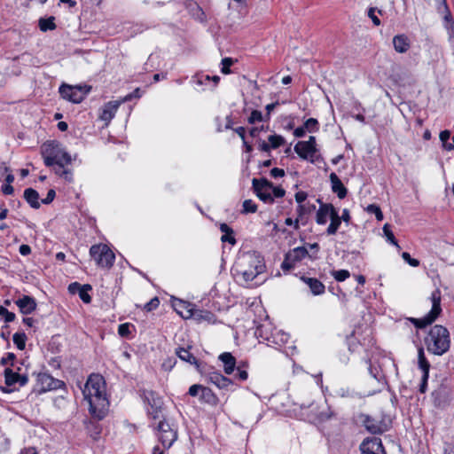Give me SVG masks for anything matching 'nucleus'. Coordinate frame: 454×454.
<instances>
[{"instance_id": "nucleus-1", "label": "nucleus", "mask_w": 454, "mask_h": 454, "mask_svg": "<svg viewBox=\"0 0 454 454\" xmlns=\"http://www.w3.org/2000/svg\"><path fill=\"white\" fill-rule=\"evenodd\" d=\"M264 270L263 258L255 252H248L239 258L234 268V274L239 281L247 284L262 273Z\"/></svg>"}, {"instance_id": "nucleus-2", "label": "nucleus", "mask_w": 454, "mask_h": 454, "mask_svg": "<svg viewBox=\"0 0 454 454\" xmlns=\"http://www.w3.org/2000/svg\"><path fill=\"white\" fill-rule=\"evenodd\" d=\"M425 344L429 353L442 356L450 347V337L448 329L440 325H434L425 338Z\"/></svg>"}, {"instance_id": "nucleus-3", "label": "nucleus", "mask_w": 454, "mask_h": 454, "mask_svg": "<svg viewBox=\"0 0 454 454\" xmlns=\"http://www.w3.org/2000/svg\"><path fill=\"white\" fill-rule=\"evenodd\" d=\"M42 155L47 167L56 165L59 168H63L65 165L70 164L72 161L71 155L59 142L55 140L47 141L43 145Z\"/></svg>"}, {"instance_id": "nucleus-4", "label": "nucleus", "mask_w": 454, "mask_h": 454, "mask_svg": "<svg viewBox=\"0 0 454 454\" xmlns=\"http://www.w3.org/2000/svg\"><path fill=\"white\" fill-rule=\"evenodd\" d=\"M432 301L431 310L424 316L422 318H412L411 321L414 325L419 329H423L426 326L431 325L440 316L442 312L441 308V291L435 289L433 291L430 296Z\"/></svg>"}, {"instance_id": "nucleus-5", "label": "nucleus", "mask_w": 454, "mask_h": 454, "mask_svg": "<svg viewBox=\"0 0 454 454\" xmlns=\"http://www.w3.org/2000/svg\"><path fill=\"white\" fill-rule=\"evenodd\" d=\"M90 254L98 267L109 269L114 263L115 254L106 244L91 246Z\"/></svg>"}, {"instance_id": "nucleus-6", "label": "nucleus", "mask_w": 454, "mask_h": 454, "mask_svg": "<svg viewBox=\"0 0 454 454\" xmlns=\"http://www.w3.org/2000/svg\"><path fill=\"white\" fill-rule=\"evenodd\" d=\"M91 87L90 86H71L68 84H61L59 92L66 100H68L74 104H79L81 103L85 97L89 94L90 91Z\"/></svg>"}, {"instance_id": "nucleus-7", "label": "nucleus", "mask_w": 454, "mask_h": 454, "mask_svg": "<svg viewBox=\"0 0 454 454\" xmlns=\"http://www.w3.org/2000/svg\"><path fill=\"white\" fill-rule=\"evenodd\" d=\"M253 189L256 196L266 204H272L274 198L270 192V188H273V184L266 178H254L252 180Z\"/></svg>"}, {"instance_id": "nucleus-8", "label": "nucleus", "mask_w": 454, "mask_h": 454, "mask_svg": "<svg viewBox=\"0 0 454 454\" xmlns=\"http://www.w3.org/2000/svg\"><path fill=\"white\" fill-rule=\"evenodd\" d=\"M153 427V425H151ZM154 429H157L160 433L159 440L164 448H170L175 441L177 439V433L174 430L169 423L165 419L160 420L157 427L153 426Z\"/></svg>"}, {"instance_id": "nucleus-9", "label": "nucleus", "mask_w": 454, "mask_h": 454, "mask_svg": "<svg viewBox=\"0 0 454 454\" xmlns=\"http://www.w3.org/2000/svg\"><path fill=\"white\" fill-rule=\"evenodd\" d=\"M264 327H257L255 331V335L257 338H262L263 340L267 341L268 346H278L281 347L288 341L289 335L282 331H276L275 333H270V334H266L265 336L262 334Z\"/></svg>"}, {"instance_id": "nucleus-10", "label": "nucleus", "mask_w": 454, "mask_h": 454, "mask_svg": "<svg viewBox=\"0 0 454 454\" xmlns=\"http://www.w3.org/2000/svg\"><path fill=\"white\" fill-rule=\"evenodd\" d=\"M37 382L41 386L38 390L39 393L57 390L65 387V383L62 380L54 379L48 373H39L37 376Z\"/></svg>"}, {"instance_id": "nucleus-11", "label": "nucleus", "mask_w": 454, "mask_h": 454, "mask_svg": "<svg viewBox=\"0 0 454 454\" xmlns=\"http://www.w3.org/2000/svg\"><path fill=\"white\" fill-rule=\"evenodd\" d=\"M176 355L181 360L189 363L190 364L195 365L197 371L200 373H206L207 365L200 363L199 360L189 351V349L179 347L176 349Z\"/></svg>"}, {"instance_id": "nucleus-12", "label": "nucleus", "mask_w": 454, "mask_h": 454, "mask_svg": "<svg viewBox=\"0 0 454 454\" xmlns=\"http://www.w3.org/2000/svg\"><path fill=\"white\" fill-rule=\"evenodd\" d=\"M202 375L207 376V382L215 385L220 389L228 388V387L233 385L231 380L223 376L219 372H215V371H211V372L208 371L207 372L206 370V373H203Z\"/></svg>"}, {"instance_id": "nucleus-13", "label": "nucleus", "mask_w": 454, "mask_h": 454, "mask_svg": "<svg viewBox=\"0 0 454 454\" xmlns=\"http://www.w3.org/2000/svg\"><path fill=\"white\" fill-rule=\"evenodd\" d=\"M319 203V208L317 211L316 222L319 225H324L327 223V219L330 218L332 213L336 211V208L331 203H324L321 199L317 200Z\"/></svg>"}, {"instance_id": "nucleus-14", "label": "nucleus", "mask_w": 454, "mask_h": 454, "mask_svg": "<svg viewBox=\"0 0 454 454\" xmlns=\"http://www.w3.org/2000/svg\"><path fill=\"white\" fill-rule=\"evenodd\" d=\"M101 383L102 378L98 375L90 376L86 384V387L89 390V394L90 396L94 397L98 401H106V398L103 397L102 390H101Z\"/></svg>"}, {"instance_id": "nucleus-15", "label": "nucleus", "mask_w": 454, "mask_h": 454, "mask_svg": "<svg viewBox=\"0 0 454 454\" xmlns=\"http://www.w3.org/2000/svg\"><path fill=\"white\" fill-rule=\"evenodd\" d=\"M360 419L366 430L371 434H380L386 431V427L382 423L378 422L369 415L361 414Z\"/></svg>"}, {"instance_id": "nucleus-16", "label": "nucleus", "mask_w": 454, "mask_h": 454, "mask_svg": "<svg viewBox=\"0 0 454 454\" xmlns=\"http://www.w3.org/2000/svg\"><path fill=\"white\" fill-rule=\"evenodd\" d=\"M91 289H92V287L90 285H89V284L81 285L78 282L71 283L68 286L69 293L74 294H78L80 299L84 303H87V304L90 303V301H91V296L89 294V291H90Z\"/></svg>"}, {"instance_id": "nucleus-17", "label": "nucleus", "mask_w": 454, "mask_h": 454, "mask_svg": "<svg viewBox=\"0 0 454 454\" xmlns=\"http://www.w3.org/2000/svg\"><path fill=\"white\" fill-rule=\"evenodd\" d=\"M382 442L378 437L366 438L360 444L362 454H374L377 451H382Z\"/></svg>"}, {"instance_id": "nucleus-18", "label": "nucleus", "mask_w": 454, "mask_h": 454, "mask_svg": "<svg viewBox=\"0 0 454 454\" xmlns=\"http://www.w3.org/2000/svg\"><path fill=\"white\" fill-rule=\"evenodd\" d=\"M15 304L19 307L20 313L24 315L33 313L37 306L35 299L29 295H23L15 301Z\"/></svg>"}, {"instance_id": "nucleus-19", "label": "nucleus", "mask_w": 454, "mask_h": 454, "mask_svg": "<svg viewBox=\"0 0 454 454\" xmlns=\"http://www.w3.org/2000/svg\"><path fill=\"white\" fill-rule=\"evenodd\" d=\"M316 209V206L309 202H307L302 205H298L296 208L297 218L294 220V229H299V223L305 225L307 223V215L310 214L312 211Z\"/></svg>"}, {"instance_id": "nucleus-20", "label": "nucleus", "mask_w": 454, "mask_h": 454, "mask_svg": "<svg viewBox=\"0 0 454 454\" xmlns=\"http://www.w3.org/2000/svg\"><path fill=\"white\" fill-rule=\"evenodd\" d=\"M329 178L331 182L332 191L337 194L339 199H344L347 196L348 190L342 184L341 180L334 172L330 174Z\"/></svg>"}, {"instance_id": "nucleus-21", "label": "nucleus", "mask_w": 454, "mask_h": 454, "mask_svg": "<svg viewBox=\"0 0 454 454\" xmlns=\"http://www.w3.org/2000/svg\"><path fill=\"white\" fill-rule=\"evenodd\" d=\"M121 103V101H110L106 103L100 114V119L106 122H109L114 117Z\"/></svg>"}, {"instance_id": "nucleus-22", "label": "nucleus", "mask_w": 454, "mask_h": 454, "mask_svg": "<svg viewBox=\"0 0 454 454\" xmlns=\"http://www.w3.org/2000/svg\"><path fill=\"white\" fill-rule=\"evenodd\" d=\"M301 280L304 282L306 285H308L312 294L320 295L325 293V286L317 278L302 276L301 278Z\"/></svg>"}, {"instance_id": "nucleus-23", "label": "nucleus", "mask_w": 454, "mask_h": 454, "mask_svg": "<svg viewBox=\"0 0 454 454\" xmlns=\"http://www.w3.org/2000/svg\"><path fill=\"white\" fill-rule=\"evenodd\" d=\"M219 360L223 364L224 372L226 374H231L236 367V358L231 353L224 352L219 356Z\"/></svg>"}, {"instance_id": "nucleus-24", "label": "nucleus", "mask_w": 454, "mask_h": 454, "mask_svg": "<svg viewBox=\"0 0 454 454\" xmlns=\"http://www.w3.org/2000/svg\"><path fill=\"white\" fill-rule=\"evenodd\" d=\"M395 50L399 53L406 52L410 48V41L405 35H397L393 38Z\"/></svg>"}, {"instance_id": "nucleus-25", "label": "nucleus", "mask_w": 454, "mask_h": 454, "mask_svg": "<svg viewBox=\"0 0 454 454\" xmlns=\"http://www.w3.org/2000/svg\"><path fill=\"white\" fill-rule=\"evenodd\" d=\"M24 199L32 208L37 209L40 207L39 193L33 188H27L24 191Z\"/></svg>"}, {"instance_id": "nucleus-26", "label": "nucleus", "mask_w": 454, "mask_h": 454, "mask_svg": "<svg viewBox=\"0 0 454 454\" xmlns=\"http://www.w3.org/2000/svg\"><path fill=\"white\" fill-rule=\"evenodd\" d=\"M200 400L210 405H216L218 403V398L215 393L209 387L204 386L200 390Z\"/></svg>"}, {"instance_id": "nucleus-27", "label": "nucleus", "mask_w": 454, "mask_h": 454, "mask_svg": "<svg viewBox=\"0 0 454 454\" xmlns=\"http://www.w3.org/2000/svg\"><path fill=\"white\" fill-rule=\"evenodd\" d=\"M309 255V252L305 247H298L294 248L293 250H290L287 253V260H290V258L294 261L300 262L303 258Z\"/></svg>"}, {"instance_id": "nucleus-28", "label": "nucleus", "mask_w": 454, "mask_h": 454, "mask_svg": "<svg viewBox=\"0 0 454 454\" xmlns=\"http://www.w3.org/2000/svg\"><path fill=\"white\" fill-rule=\"evenodd\" d=\"M331 223L326 229L327 235H334L336 234L338 229L340 228L341 222L340 219V215L338 214V211L336 210L334 213H332V215L330 216Z\"/></svg>"}, {"instance_id": "nucleus-29", "label": "nucleus", "mask_w": 454, "mask_h": 454, "mask_svg": "<svg viewBox=\"0 0 454 454\" xmlns=\"http://www.w3.org/2000/svg\"><path fill=\"white\" fill-rule=\"evenodd\" d=\"M38 26L41 31L47 32L49 30H54L56 28L55 18L51 16L49 18H40L38 20Z\"/></svg>"}, {"instance_id": "nucleus-30", "label": "nucleus", "mask_w": 454, "mask_h": 454, "mask_svg": "<svg viewBox=\"0 0 454 454\" xmlns=\"http://www.w3.org/2000/svg\"><path fill=\"white\" fill-rule=\"evenodd\" d=\"M301 146H305L307 147L309 150L314 152V153H317V144H316V137H313V136H310L309 137V139L307 141H299L295 145H294V152L295 153H299V148H301Z\"/></svg>"}, {"instance_id": "nucleus-31", "label": "nucleus", "mask_w": 454, "mask_h": 454, "mask_svg": "<svg viewBox=\"0 0 454 454\" xmlns=\"http://www.w3.org/2000/svg\"><path fill=\"white\" fill-rule=\"evenodd\" d=\"M18 372H14L10 368H5L4 372V382L7 387H12L18 383Z\"/></svg>"}, {"instance_id": "nucleus-32", "label": "nucleus", "mask_w": 454, "mask_h": 454, "mask_svg": "<svg viewBox=\"0 0 454 454\" xmlns=\"http://www.w3.org/2000/svg\"><path fill=\"white\" fill-rule=\"evenodd\" d=\"M268 141H269V146H270V150L277 149V148L282 146L286 143L285 138L282 136L277 135V134L270 135L268 137Z\"/></svg>"}, {"instance_id": "nucleus-33", "label": "nucleus", "mask_w": 454, "mask_h": 454, "mask_svg": "<svg viewBox=\"0 0 454 454\" xmlns=\"http://www.w3.org/2000/svg\"><path fill=\"white\" fill-rule=\"evenodd\" d=\"M418 358H419V366L421 369L423 374L426 372L429 373L430 364L425 356L423 348L419 349Z\"/></svg>"}, {"instance_id": "nucleus-34", "label": "nucleus", "mask_w": 454, "mask_h": 454, "mask_svg": "<svg viewBox=\"0 0 454 454\" xmlns=\"http://www.w3.org/2000/svg\"><path fill=\"white\" fill-rule=\"evenodd\" d=\"M145 398L151 408H161L162 401L155 392H149Z\"/></svg>"}, {"instance_id": "nucleus-35", "label": "nucleus", "mask_w": 454, "mask_h": 454, "mask_svg": "<svg viewBox=\"0 0 454 454\" xmlns=\"http://www.w3.org/2000/svg\"><path fill=\"white\" fill-rule=\"evenodd\" d=\"M13 342L20 350L26 347L27 335L25 333H16L12 337Z\"/></svg>"}, {"instance_id": "nucleus-36", "label": "nucleus", "mask_w": 454, "mask_h": 454, "mask_svg": "<svg viewBox=\"0 0 454 454\" xmlns=\"http://www.w3.org/2000/svg\"><path fill=\"white\" fill-rule=\"evenodd\" d=\"M382 230H383L385 237L387 238V240L390 244L395 245L400 248V247L398 246L397 240L395 238V235L391 230L390 225L388 223H385Z\"/></svg>"}, {"instance_id": "nucleus-37", "label": "nucleus", "mask_w": 454, "mask_h": 454, "mask_svg": "<svg viewBox=\"0 0 454 454\" xmlns=\"http://www.w3.org/2000/svg\"><path fill=\"white\" fill-rule=\"evenodd\" d=\"M306 131L315 133L319 130V123L317 119L309 118L303 124Z\"/></svg>"}, {"instance_id": "nucleus-38", "label": "nucleus", "mask_w": 454, "mask_h": 454, "mask_svg": "<svg viewBox=\"0 0 454 454\" xmlns=\"http://www.w3.org/2000/svg\"><path fill=\"white\" fill-rule=\"evenodd\" d=\"M298 151H299V153H296L299 155L300 158H301L302 160H309L311 163L315 162L313 156L316 153L309 150L305 146H301V148H299Z\"/></svg>"}, {"instance_id": "nucleus-39", "label": "nucleus", "mask_w": 454, "mask_h": 454, "mask_svg": "<svg viewBox=\"0 0 454 454\" xmlns=\"http://www.w3.org/2000/svg\"><path fill=\"white\" fill-rule=\"evenodd\" d=\"M242 207V214L255 213L257 211V205L252 200H244Z\"/></svg>"}, {"instance_id": "nucleus-40", "label": "nucleus", "mask_w": 454, "mask_h": 454, "mask_svg": "<svg viewBox=\"0 0 454 454\" xmlns=\"http://www.w3.org/2000/svg\"><path fill=\"white\" fill-rule=\"evenodd\" d=\"M248 123L254 124L257 121H268L266 117L262 115L259 110H253L247 120Z\"/></svg>"}, {"instance_id": "nucleus-41", "label": "nucleus", "mask_w": 454, "mask_h": 454, "mask_svg": "<svg viewBox=\"0 0 454 454\" xmlns=\"http://www.w3.org/2000/svg\"><path fill=\"white\" fill-rule=\"evenodd\" d=\"M332 276L334 278V279L338 282H342L349 278L350 273L347 270H333Z\"/></svg>"}, {"instance_id": "nucleus-42", "label": "nucleus", "mask_w": 454, "mask_h": 454, "mask_svg": "<svg viewBox=\"0 0 454 454\" xmlns=\"http://www.w3.org/2000/svg\"><path fill=\"white\" fill-rule=\"evenodd\" d=\"M366 209L368 213L374 214L378 221L383 220V213L379 206L375 204H371L367 207Z\"/></svg>"}, {"instance_id": "nucleus-43", "label": "nucleus", "mask_w": 454, "mask_h": 454, "mask_svg": "<svg viewBox=\"0 0 454 454\" xmlns=\"http://www.w3.org/2000/svg\"><path fill=\"white\" fill-rule=\"evenodd\" d=\"M130 327H134L129 323L121 324L118 327V333L121 337L129 338L130 334Z\"/></svg>"}, {"instance_id": "nucleus-44", "label": "nucleus", "mask_w": 454, "mask_h": 454, "mask_svg": "<svg viewBox=\"0 0 454 454\" xmlns=\"http://www.w3.org/2000/svg\"><path fill=\"white\" fill-rule=\"evenodd\" d=\"M173 306H174L175 310H176L178 314H180L183 317H192V316L193 315V313H192V309H189V310L187 311V313H188V315H187V316H184V315L183 314V312L179 310V309H184V308H186V307H187L186 302L183 301L182 300H176V303H174V305H173Z\"/></svg>"}, {"instance_id": "nucleus-45", "label": "nucleus", "mask_w": 454, "mask_h": 454, "mask_svg": "<svg viewBox=\"0 0 454 454\" xmlns=\"http://www.w3.org/2000/svg\"><path fill=\"white\" fill-rule=\"evenodd\" d=\"M368 370L372 377H373L378 382L382 381L384 376L377 367L370 364Z\"/></svg>"}, {"instance_id": "nucleus-46", "label": "nucleus", "mask_w": 454, "mask_h": 454, "mask_svg": "<svg viewBox=\"0 0 454 454\" xmlns=\"http://www.w3.org/2000/svg\"><path fill=\"white\" fill-rule=\"evenodd\" d=\"M234 63L233 59L231 58H223L222 59V68L221 72L224 74H228L231 73V66Z\"/></svg>"}, {"instance_id": "nucleus-47", "label": "nucleus", "mask_w": 454, "mask_h": 454, "mask_svg": "<svg viewBox=\"0 0 454 454\" xmlns=\"http://www.w3.org/2000/svg\"><path fill=\"white\" fill-rule=\"evenodd\" d=\"M55 173L60 176H63L66 180L68 182H72V172L69 169H66L64 167L63 168H59V167H57L55 168Z\"/></svg>"}, {"instance_id": "nucleus-48", "label": "nucleus", "mask_w": 454, "mask_h": 454, "mask_svg": "<svg viewBox=\"0 0 454 454\" xmlns=\"http://www.w3.org/2000/svg\"><path fill=\"white\" fill-rule=\"evenodd\" d=\"M376 11L381 14V11L380 10H377V8H374V7H371L369 10H368V17L372 20V21L373 22V24L375 26H380V20L378 18V16L375 14Z\"/></svg>"}, {"instance_id": "nucleus-49", "label": "nucleus", "mask_w": 454, "mask_h": 454, "mask_svg": "<svg viewBox=\"0 0 454 454\" xmlns=\"http://www.w3.org/2000/svg\"><path fill=\"white\" fill-rule=\"evenodd\" d=\"M160 305V300L158 297H153L151 301L145 304L144 309L146 311H153L156 309Z\"/></svg>"}, {"instance_id": "nucleus-50", "label": "nucleus", "mask_w": 454, "mask_h": 454, "mask_svg": "<svg viewBox=\"0 0 454 454\" xmlns=\"http://www.w3.org/2000/svg\"><path fill=\"white\" fill-rule=\"evenodd\" d=\"M443 12H445V15H444V20L446 21L445 28H446L447 33L449 35L450 34V26L452 24H454V20L452 18V15L450 13V11L448 6H447V10H443Z\"/></svg>"}, {"instance_id": "nucleus-51", "label": "nucleus", "mask_w": 454, "mask_h": 454, "mask_svg": "<svg viewBox=\"0 0 454 454\" xmlns=\"http://www.w3.org/2000/svg\"><path fill=\"white\" fill-rule=\"evenodd\" d=\"M439 138L442 144V147L443 149L445 150V146L447 145H450V143H449V139L450 138V131L448 130V129H445V130H442L441 131L440 135H439Z\"/></svg>"}, {"instance_id": "nucleus-52", "label": "nucleus", "mask_w": 454, "mask_h": 454, "mask_svg": "<svg viewBox=\"0 0 454 454\" xmlns=\"http://www.w3.org/2000/svg\"><path fill=\"white\" fill-rule=\"evenodd\" d=\"M402 257L407 263H409L412 267H417L419 265V260L411 258V254L407 252H403L402 254Z\"/></svg>"}, {"instance_id": "nucleus-53", "label": "nucleus", "mask_w": 454, "mask_h": 454, "mask_svg": "<svg viewBox=\"0 0 454 454\" xmlns=\"http://www.w3.org/2000/svg\"><path fill=\"white\" fill-rule=\"evenodd\" d=\"M149 417L153 419H160L161 417V408H151L148 411Z\"/></svg>"}, {"instance_id": "nucleus-54", "label": "nucleus", "mask_w": 454, "mask_h": 454, "mask_svg": "<svg viewBox=\"0 0 454 454\" xmlns=\"http://www.w3.org/2000/svg\"><path fill=\"white\" fill-rule=\"evenodd\" d=\"M429 373L426 372L422 375L421 382L419 384V392L424 394L427 391V381H428Z\"/></svg>"}, {"instance_id": "nucleus-55", "label": "nucleus", "mask_w": 454, "mask_h": 454, "mask_svg": "<svg viewBox=\"0 0 454 454\" xmlns=\"http://www.w3.org/2000/svg\"><path fill=\"white\" fill-rule=\"evenodd\" d=\"M201 388H202V385H200V384L192 385L189 387L188 394L191 396H197V395H200Z\"/></svg>"}, {"instance_id": "nucleus-56", "label": "nucleus", "mask_w": 454, "mask_h": 454, "mask_svg": "<svg viewBox=\"0 0 454 454\" xmlns=\"http://www.w3.org/2000/svg\"><path fill=\"white\" fill-rule=\"evenodd\" d=\"M55 196H56V192H55V190H53V189H50V190L48 191V192H47V196H46V198H44V199H43V200H42V203H43V204H46V205H48V204L51 203V202L53 201V200H54Z\"/></svg>"}, {"instance_id": "nucleus-57", "label": "nucleus", "mask_w": 454, "mask_h": 454, "mask_svg": "<svg viewBox=\"0 0 454 454\" xmlns=\"http://www.w3.org/2000/svg\"><path fill=\"white\" fill-rule=\"evenodd\" d=\"M90 411L91 413V415L93 416H97L99 419H102L104 417H105V413L104 411H99L98 414L97 413V408L96 406L93 404V401L92 399H90Z\"/></svg>"}, {"instance_id": "nucleus-58", "label": "nucleus", "mask_w": 454, "mask_h": 454, "mask_svg": "<svg viewBox=\"0 0 454 454\" xmlns=\"http://www.w3.org/2000/svg\"><path fill=\"white\" fill-rule=\"evenodd\" d=\"M234 231L233 232H230V234H223L222 237H221V240L222 242L225 243V242H228L231 245H235L236 244V239L234 237Z\"/></svg>"}, {"instance_id": "nucleus-59", "label": "nucleus", "mask_w": 454, "mask_h": 454, "mask_svg": "<svg viewBox=\"0 0 454 454\" xmlns=\"http://www.w3.org/2000/svg\"><path fill=\"white\" fill-rule=\"evenodd\" d=\"M248 377V373L245 369H241L239 366L237 368V373L235 374V378L239 380H246Z\"/></svg>"}, {"instance_id": "nucleus-60", "label": "nucleus", "mask_w": 454, "mask_h": 454, "mask_svg": "<svg viewBox=\"0 0 454 454\" xmlns=\"http://www.w3.org/2000/svg\"><path fill=\"white\" fill-rule=\"evenodd\" d=\"M270 190L272 191L273 198L274 197H276V198H282L286 194V191L283 188L279 187V186H274L273 185V188H270Z\"/></svg>"}, {"instance_id": "nucleus-61", "label": "nucleus", "mask_w": 454, "mask_h": 454, "mask_svg": "<svg viewBox=\"0 0 454 454\" xmlns=\"http://www.w3.org/2000/svg\"><path fill=\"white\" fill-rule=\"evenodd\" d=\"M295 200L299 205H302V202H304L308 197L307 192L303 191H300L295 193Z\"/></svg>"}, {"instance_id": "nucleus-62", "label": "nucleus", "mask_w": 454, "mask_h": 454, "mask_svg": "<svg viewBox=\"0 0 454 454\" xmlns=\"http://www.w3.org/2000/svg\"><path fill=\"white\" fill-rule=\"evenodd\" d=\"M278 105H279V102L276 101L274 103H271V104H269L266 106L265 109H266L267 113L264 116L266 117L267 121H270L271 111H273Z\"/></svg>"}, {"instance_id": "nucleus-63", "label": "nucleus", "mask_w": 454, "mask_h": 454, "mask_svg": "<svg viewBox=\"0 0 454 454\" xmlns=\"http://www.w3.org/2000/svg\"><path fill=\"white\" fill-rule=\"evenodd\" d=\"M270 176L274 178L282 177L285 176V170L278 168H273L270 170Z\"/></svg>"}, {"instance_id": "nucleus-64", "label": "nucleus", "mask_w": 454, "mask_h": 454, "mask_svg": "<svg viewBox=\"0 0 454 454\" xmlns=\"http://www.w3.org/2000/svg\"><path fill=\"white\" fill-rule=\"evenodd\" d=\"M449 42L453 47V54H454V24H452L450 27V34L448 35Z\"/></svg>"}]
</instances>
